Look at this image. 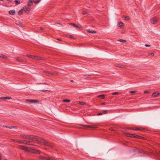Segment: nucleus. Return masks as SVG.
I'll list each match as a JSON object with an SVG mask.
<instances>
[{
  "instance_id": "nucleus-1",
  "label": "nucleus",
  "mask_w": 160,
  "mask_h": 160,
  "mask_svg": "<svg viewBox=\"0 0 160 160\" xmlns=\"http://www.w3.org/2000/svg\"><path fill=\"white\" fill-rule=\"evenodd\" d=\"M27 138L31 141H35L48 146L49 148H52L53 146L52 144L48 142L45 140L38 136L27 135H21V138Z\"/></svg>"
},
{
  "instance_id": "nucleus-2",
  "label": "nucleus",
  "mask_w": 160,
  "mask_h": 160,
  "mask_svg": "<svg viewBox=\"0 0 160 160\" xmlns=\"http://www.w3.org/2000/svg\"><path fill=\"white\" fill-rule=\"evenodd\" d=\"M21 149H22L27 152H31L32 153L36 154H39L40 153V151L39 150L31 149L30 147H26L21 145Z\"/></svg>"
},
{
  "instance_id": "nucleus-3",
  "label": "nucleus",
  "mask_w": 160,
  "mask_h": 160,
  "mask_svg": "<svg viewBox=\"0 0 160 160\" xmlns=\"http://www.w3.org/2000/svg\"><path fill=\"white\" fill-rule=\"evenodd\" d=\"M39 158L41 160H58V159L52 158L48 156H40Z\"/></svg>"
},
{
  "instance_id": "nucleus-4",
  "label": "nucleus",
  "mask_w": 160,
  "mask_h": 160,
  "mask_svg": "<svg viewBox=\"0 0 160 160\" xmlns=\"http://www.w3.org/2000/svg\"><path fill=\"white\" fill-rule=\"evenodd\" d=\"M21 143L26 144L28 145H34L35 142L21 140Z\"/></svg>"
},
{
  "instance_id": "nucleus-5",
  "label": "nucleus",
  "mask_w": 160,
  "mask_h": 160,
  "mask_svg": "<svg viewBox=\"0 0 160 160\" xmlns=\"http://www.w3.org/2000/svg\"><path fill=\"white\" fill-rule=\"evenodd\" d=\"M27 56L28 57L31 58L33 59H35L36 60H42V59L41 57H36L34 56H32L31 55H27Z\"/></svg>"
},
{
  "instance_id": "nucleus-6",
  "label": "nucleus",
  "mask_w": 160,
  "mask_h": 160,
  "mask_svg": "<svg viewBox=\"0 0 160 160\" xmlns=\"http://www.w3.org/2000/svg\"><path fill=\"white\" fill-rule=\"evenodd\" d=\"M98 124H94V125H82V126H83L84 127L88 128H92V129H95V128H97L98 127Z\"/></svg>"
},
{
  "instance_id": "nucleus-7",
  "label": "nucleus",
  "mask_w": 160,
  "mask_h": 160,
  "mask_svg": "<svg viewBox=\"0 0 160 160\" xmlns=\"http://www.w3.org/2000/svg\"><path fill=\"white\" fill-rule=\"evenodd\" d=\"M30 10V9L27 6H25L23 8V9H21V14H22V12L23 11H25L27 12H29Z\"/></svg>"
},
{
  "instance_id": "nucleus-8",
  "label": "nucleus",
  "mask_w": 160,
  "mask_h": 160,
  "mask_svg": "<svg viewBox=\"0 0 160 160\" xmlns=\"http://www.w3.org/2000/svg\"><path fill=\"white\" fill-rule=\"evenodd\" d=\"M26 101L27 102H30L32 103H38L39 102L38 100L33 99H26Z\"/></svg>"
},
{
  "instance_id": "nucleus-9",
  "label": "nucleus",
  "mask_w": 160,
  "mask_h": 160,
  "mask_svg": "<svg viewBox=\"0 0 160 160\" xmlns=\"http://www.w3.org/2000/svg\"><path fill=\"white\" fill-rule=\"evenodd\" d=\"M158 95H160V92H153L152 95V98H156L158 97Z\"/></svg>"
},
{
  "instance_id": "nucleus-10",
  "label": "nucleus",
  "mask_w": 160,
  "mask_h": 160,
  "mask_svg": "<svg viewBox=\"0 0 160 160\" xmlns=\"http://www.w3.org/2000/svg\"><path fill=\"white\" fill-rule=\"evenodd\" d=\"M158 21L157 18H152L150 20V21L152 24H154L155 23Z\"/></svg>"
},
{
  "instance_id": "nucleus-11",
  "label": "nucleus",
  "mask_w": 160,
  "mask_h": 160,
  "mask_svg": "<svg viewBox=\"0 0 160 160\" xmlns=\"http://www.w3.org/2000/svg\"><path fill=\"white\" fill-rule=\"evenodd\" d=\"M130 129L131 130H140V131H142L144 130V129L142 128H130Z\"/></svg>"
},
{
  "instance_id": "nucleus-12",
  "label": "nucleus",
  "mask_w": 160,
  "mask_h": 160,
  "mask_svg": "<svg viewBox=\"0 0 160 160\" xmlns=\"http://www.w3.org/2000/svg\"><path fill=\"white\" fill-rule=\"evenodd\" d=\"M66 37L69 38H71L72 39H75V38H74V36H73L72 35H69V34L66 35Z\"/></svg>"
},
{
  "instance_id": "nucleus-13",
  "label": "nucleus",
  "mask_w": 160,
  "mask_h": 160,
  "mask_svg": "<svg viewBox=\"0 0 160 160\" xmlns=\"http://www.w3.org/2000/svg\"><path fill=\"white\" fill-rule=\"evenodd\" d=\"M86 31L88 33H89L94 34V33H96V32L94 31H93V30H86Z\"/></svg>"
},
{
  "instance_id": "nucleus-14",
  "label": "nucleus",
  "mask_w": 160,
  "mask_h": 160,
  "mask_svg": "<svg viewBox=\"0 0 160 160\" xmlns=\"http://www.w3.org/2000/svg\"><path fill=\"white\" fill-rule=\"evenodd\" d=\"M8 12L10 14L13 15L15 14V12L14 10H11L9 11Z\"/></svg>"
},
{
  "instance_id": "nucleus-15",
  "label": "nucleus",
  "mask_w": 160,
  "mask_h": 160,
  "mask_svg": "<svg viewBox=\"0 0 160 160\" xmlns=\"http://www.w3.org/2000/svg\"><path fill=\"white\" fill-rule=\"evenodd\" d=\"M128 137H136V135L134 134H127L126 135Z\"/></svg>"
},
{
  "instance_id": "nucleus-16",
  "label": "nucleus",
  "mask_w": 160,
  "mask_h": 160,
  "mask_svg": "<svg viewBox=\"0 0 160 160\" xmlns=\"http://www.w3.org/2000/svg\"><path fill=\"white\" fill-rule=\"evenodd\" d=\"M33 3V2L32 1V0H29V1L28 2V6H31Z\"/></svg>"
},
{
  "instance_id": "nucleus-17",
  "label": "nucleus",
  "mask_w": 160,
  "mask_h": 160,
  "mask_svg": "<svg viewBox=\"0 0 160 160\" xmlns=\"http://www.w3.org/2000/svg\"><path fill=\"white\" fill-rule=\"evenodd\" d=\"M118 26L120 27H121L123 26V23L121 22H118Z\"/></svg>"
},
{
  "instance_id": "nucleus-18",
  "label": "nucleus",
  "mask_w": 160,
  "mask_h": 160,
  "mask_svg": "<svg viewBox=\"0 0 160 160\" xmlns=\"http://www.w3.org/2000/svg\"><path fill=\"white\" fill-rule=\"evenodd\" d=\"M70 24L72 25L73 27L76 28H79V27H78L77 25H76L75 23H70Z\"/></svg>"
},
{
  "instance_id": "nucleus-19",
  "label": "nucleus",
  "mask_w": 160,
  "mask_h": 160,
  "mask_svg": "<svg viewBox=\"0 0 160 160\" xmlns=\"http://www.w3.org/2000/svg\"><path fill=\"white\" fill-rule=\"evenodd\" d=\"M105 95L104 94H102L98 95L97 97L98 98H102V99H103L104 98Z\"/></svg>"
},
{
  "instance_id": "nucleus-20",
  "label": "nucleus",
  "mask_w": 160,
  "mask_h": 160,
  "mask_svg": "<svg viewBox=\"0 0 160 160\" xmlns=\"http://www.w3.org/2000/svg\"><path fill=\"white\" fill-rule=\"evenodd\" d=\"M2 58L4 59H10L8 58L7 56L5 55H3V57H2Z\"/></svg>"
},
{
  "instance_id": "nucleus-21",
  "label": "nucleus",
  "mask_w": 160,
  "mask_h": 160,
  "mask_svg": "<svg viewBox=\"0 0 160 160\" xmlns=\"http://www.w3.org/2000/svg\"><path fill=\"white\" fill-rule=\"evenodd\" d=\"M70 102V100L69 99H64L63 100V102Z\"/></svg>"
},
{
  "instance_id": "nucleus-22",
  "label": "nucleus",
  "mask_w": 160,
  "mask_h": 160,
  "mask_svg": "<svg viewBox=\"0 0 160 160\" xmlns=\"http://www.w3.org/2000/svg\"><path fill=\"white\" fill-rule=\"evenodd\" d=\"M119 41L121 42H126V41L122 39H120L118 40Z\"/></svg>"
},
{
  "instance_id": "nucleus-23",
  "label": "nucleus",
  "mask_w": 160,
  "mask_h": 160,
  "mask_svg": "<svg viewBox=\"0 0 160 160\" xmlns=\"http://www.w3.org/2000/svg\"><path fill=\"white\" fill-rule=\"evenodd\" d=\"M117 66L119 68H124V67L123 65H120V64L118 65Z\"/></svg>"
},
{
  "instance_id": "nucleus-24",
  "label": "nucleus",
  "mask_w": 160,
  "mask_h": 160,
  "mask_svg": "<svg viewBox=\"0 0 160 160\" xmlns=\"http://www.w3.org/2000/svg\"><path fill=\"white\" fill-rule=\"evenodd\" d=\"M78 103L81 105H83L85 104V103L82 102H78Z\"/></svg>"
},
{
  "instance_id": "nucleus-25",
  "label": "nucleus",
  "mask_w": 160,
  "mask_h": 160,
  "mask_svg": "<svg viewBox=\"0 0 160 160\" xmlns=\"http://www.w3.org/2000/svg\"><path fill=\"white\" fill-rule=\"evenodd\" d=\"M40 2V0H36L34 2V3L37 4H38Z\"/></svg>"
},
{
  "instance_id": "nucleus-26",
  "label": "nucleus",
  "mask_w": 160,
  "mask_h": 160,
  "mask_svg": "<svg viewBox=\"0 0 160 160\" xmlns=\"http://www.w3.org/2000/svg\"><path fill=\"white\" fill-rule=\"evenodd\" d=\"M108 113V111L107 110H104L103 111L102 113L106 114Z\"/></svg>"
},
{
  "instance_id": "nucleus-27",
  "label": "nucleus",
  "mask_w": 160,
  "mask_h": 160,
  "mask_svg": "<svg viewBox=\"0 0 160 160\" xmlns=\"http://www.w3.org/2000/svg\"><path fill=\"white\" fill-rule=\"evenodd\" d=\"M125 18L124 19L125 20H128L130 19V18L129 17H125Z\"/></svg>"
},
{
  "instance_id": "nucleus-28",
  "label": "nucleus",
  "mask_w": 160,
  "mask_h": 160,
  "mask_svg": "<svg viewBox=\"0 0 160 160\" xmlns=\"http://www.w3.org/2000/svg\"><path fill=\"white\" fill-rule=\"evenodd\" d=\"M8 128H9L10 129H12V128H15L16 129H17V127H12V126H11V127H8Z\"/></svg>"
},
{
  "instance_id": "nucleus-29",
  "label": "nucleus",
  "mask_w": 160,
  "mask_h": 160,
  "mask_svg": "<svg viewBox=\"0 0 160 160\" xmlns=\"http://www.w3.org/2000/svg\"><path fill=\"white\" fill-rule=\"evenodd\" d=\"M0 99H2L3 100H6L5 97H2L0 98Z\"/></svg>"
},
{
  "instance_id": "nucleus-30",
  "label": "nucleus",
  "mask_w": 160,
  "mask_h": 160,
  "mask_svg": "<svg viewBox=\"0 0 160 160\" xmlns=\"http://www.w3.org/2000/svg\"><path fill=\"white\" fill-rule=\"evenodd\" d=\"M118 94V92H113V93H112V95H115V94Z\"/></svg>"
},
{
  "instance_id": "nucleus-31",
  "label": "nucleus",
  "mask_w": 160,
  "mask_h": 160,
  "mask_svg": "<svg viewBox=\"0 0 160 160\" xmlns=\"http://www.w3.org/2000/svg\"><path fill=\"white\" fill-rule=\"evenodd\" d=\"M84 76L85 77H86V78H89L90 77V75H84Z\"/></svg>"
},
{
  "instance_id": "nucleus-32",
  "label": "nucleus",
  "mask_w": 160,
  "mask_h": 160,
  "mask_svg": "<svg viewBox=\"0 0 160 160\" xmlns=\"http://www.w3.org/2000/svg\"><path fill=\"white\" fill-rule=\"evenodd\" d=\"M64 71L61 70H60L59 72L62 74H64Z\"/></svg>"
},
{
  "instance_id": "nucleus-33",
  "label": "nucleus",
  "mask_w": 160,
  "mask_h": 160,
  "mask_svg": "<svg viewBox=\"0 0 160 160\" xmlns=\"http://www.w3.org/2000/svg\"><path fill=\"white\" fill-rule=\"evenodd\" d=\"M6 99H11V98L10 97H5Z\"/></svg>"
},
{
  "instance_id": "nucleus-34",
  "label": "nucleus",
  "mask_w": 160,
  "mask_h": 160,
  "mask_svg": "<svg viewBox=\"0 0 160 160\" xmlns=\"http://www.w3.org/2000/svg\"><path fill=\"white\" fill-rule=\"evenodd\" d=\"M141 137L140 136L136 135V137L135 138H140Z\"/></svg>"
},
{
  "instance_id": "nucleus-35",
  "label": "nucleus",
  "mask_w": 160,
  "mask_h": 160,
  "mask_svg": "<svg viewBox=\"0 0 160 160\" xmlns=\"http://www.w3.org/2000/svg\"><path fill=\"white\" fill-rule=\"evenodd\" d=\"M130 92L131 93H133L136 92V91H130Z\"/></svg>"
},
{
  "instance_id": "nucleus-36",
  "label": "nucleus",
  "mask_w": 160,
  "mask_h": 160,
  "mask_svg": "<svg viewBox=\"0 0 160 160\" xmlns=\"http://www.w3.org/2000/svg\"><path fill=\"white\" fill-rule=\"evenodd\" d=\"M154 53H150V54H149V55H150V56H154Z\"/></svg>"
},
{
  "instance_id": "nucleus-37",
  "label": "nucleus",
  "mask_w": 160,
  "mask_h": 160,
  "mask_svg": "<svg viewBox=\"0 0 160 160\" xmlns=\"http://www.w3.org/2000/svg\"><path fill=\"white\" fill-rule=\"evenodd\" d=\"M15 2L17 3V4L19 3V2H18V1L17 0H16Z\"/></svg>"
},
{
  "instance_id": "nucleus-38",
  "label": "nucleus",
  "mask_w": 160,
  "mask_h": 160,
  "mask_svg": "<svg viewBox=\"0 0 160 160\" xmlns=\"http://www.w3.org/2000/svg\"><path fill=\"white\" fill-rule=\"evenodd\" d=\"M145 46L146 47H150V45L148 44H145Z\"/></svg>"
},
{
  "instance_id": "nucleus-39",
  "label": "nucleus",
  "mask_w": 160,
  "mask_h": 160,
  "mask_svg": "<svg viewBox=\"0 0 160 160\" xmlns=\"http://www.w3.org/2000/svg\"><path fill=\"white\" fill-rule=\"evenodd\" d=\"M144 93H149V92L148 91H144Z\"/></svg>"
},
{
  "instance_id": "nucleus-40",
  "label": "nucleus",
  "mask_w": 160,
  "mask_h": 160,
  "mask_svg": "<svg viewBox=\"0 0 160 160\" xmlns=\"http://www.w3.org/2000/svg\"><path fill=\"white\" fill-rule=\"evenodd\" d=\"M102 113H99L97 114L98 115H102Z\"/></svg>"
},
{
  "instance_id": "nucleus-41",
  "label": "nucleus",
  "mask_w": 160,
  "mask_h": 160,
  "mask_svg": "<svg viewBox=\"0 0 160 160\" xmlns=\"http://www.w3.org/2000/svg\"><path fill=\"white\" fill-rule=\"evenodd\" d=\"M87 13V12H85V11H83L82 12V14H83V15H85V14L86 13Z\"/></svg>"
},
{
  "instance_id": "nucleus-42",
  "label": "nucleus",
  "mask_w": 160,
  "mask_h": 160,
  "mask_svg": "<svg viewBox=\"0 0 160 160\" xmlns=\"http://www.w3.org/2000/svg\"><path fill=\"white\" fill-rule=\"evenodd\" d=\"M3 55L2 54H0V57L2 58Z\"/></svg>"
},
{
  "instance_id": "nucleus-43",
  "label": "nucleus",
  "mask_w": 160,
  "mask_h": 160,
  "mask_svg": "<svg viewBox=\"0 0 160 160\" xmlns=\"http://www.w3.org/2000/svg\"><path fill=\"white\" fill-rule=\"evenodd\" d=\"M40 30H44V28H43L40 27Z\"/></svg>"
},
{
  "instance_id": "nucleus-44",
  "label": "nucleus",
  "mask_w": 160,
  "mask_h": 160,
  "mask_svg": "<svg viewBox=\"0 0 160 160\" xmlns=\"http://www.w3.org/2000/svg\"><path fill=\"white\" fill-rule=\"evenodd\" d=\"M101 105H104L105 104V103L104 102H102L101 103Z\"/></svg>"
},
{
  "instance_id": "nucleus-45",
  "label": "nucleus",
  "mask_w": 160,
  "mask_h": 160,
  "mask_svg": "<svg viewBox=\"0 0 160 160\" xmlns=\"http://www.w3.org/2000/svg\"><path fill=\"white\" fill-rule=\"evenodd\" d=\"M8 1L11 2L12 0H7Z\"/></svg>"
},
{
  "instance_id": "nucleus-46",
  "label": "nucleus",
  "mask_w": 160,
  "mask_h": 160,
  "mask_svg": "<svg viewBox=\"0 0 160 160\" xmlns=\"http://www.w3.org/2000/svg\"><path fill=\"white\" fill-rule=\"evenodd\" d=\"M18 14L19 15L20 14V10H19L18 12Z\"/></svg>"
},
{
  "instance_id": "nucleus-47",
  "label": "nucleus",
  "mask_w": 160,
  "mask_h": 160,
  "mask_svg": "<svg viewBox=\"0 0 160 160\" xmlns=\"http://www.w3.org/2000/svg\"><path fill=\"white\" fill-rule=\"evenodd\" d=\"M57 40H59V41H61V39L60 38H58L57 39Z\"/></svg>"
},
{
  "instance_id": "nucleus-48",
  "label": "nucleus",
  "mask_w": 160,
  "mask_h": 160,
  "mask_svg": "<svg viewBox=\"0 0 160 160\" xmlns=\"http://www.w3.org/2000/svg\"><path fill=\"white\" fill-rule=\"evenodd\" d=\"M139 152H140L141 153H142V152H143V151L142 150L140 152V151H139Z\"/></svg>"
},
{
  "instance_id": "nucleus-49",
  "label": "nucleus",
  "mask_w": 160,
  "mask_h": 160,
  "mask_svg": "<svg viewBox=\"0 0 160 160\" xmlns=\"http://www.w3.org/2000/svg\"><path fill=\"white\" fill-rule=\"evenodd\" d=\"M1 156L0 155V160H1Z\"/></svg>"
},
{
  "instance_id": "nucleus-50",
  "label": "nucleus",
  "mask_w": 160,
  "mask_h": 160,
  "mask_svg": "<svg viewBox=\"0 0 160 160\" xmlns=\"http://www.w3.org/2000/svg\"><path fill=\"white\" fill-rule=\"evenodd\" d=\"M71 82H73V81L72 80H71Z\"/></svg>"
},
{
  "instance_id": "nucleus-51",
  "label": "nucleus",
  "mask_w": 160,
  "mask_h": 160,
  "mask_svg": "<svg viewBox=\"0 0 160 160\" xmlns=\"http://www.w3.org/2000/svg\"><path fill=\"white\" fill-rule=\"evenodd\" d=\"M5 127H6V128H8V127H9L7 126H5Z\"/></svg>"
},
{
  "instance_id": "nucleus-52",
  "label": "nucleus",
  "mask_w": 160,
  "mask_h": 160,
  "mask_svg": "<svg viewBox=\"0 0 160 160\" xmlns=\"http://www.w3.org/2000/svg\"><path fill=\"white\" fill-rule=\"evenodd\" d=\"M3 0H0V1H3Z\"/></svg>"
},
{
  "instance_id": "nucleus-53",
  "label": "nucleus",
  "mask_w": 160,
  "mask_h": 160,
  "mask_svg": "<svg viewBox=\"0 0 160 160\" xmlns=\"http://www.w3.org/2000/svg\"><path fill=\"white\" fill-rule=\"evenodd\" d=\"M20 27H22L21 25V26H20Z\"/></svg>"
},
{
  "instance_id": "nucleus-54",
  "label": "nucleus",
  "mask_w": 160,
  "mask_h": 160,
  "mask_svg": "<svg viewBox=\"0 0 160 160\" xmlns=\"http://www.w3.org/2000/svg\"><path fill=\"white\" fill-rule=\"evenodd\" d=\"M5 160H7V159H5Z\"/></svg>"
}]
</instances>
